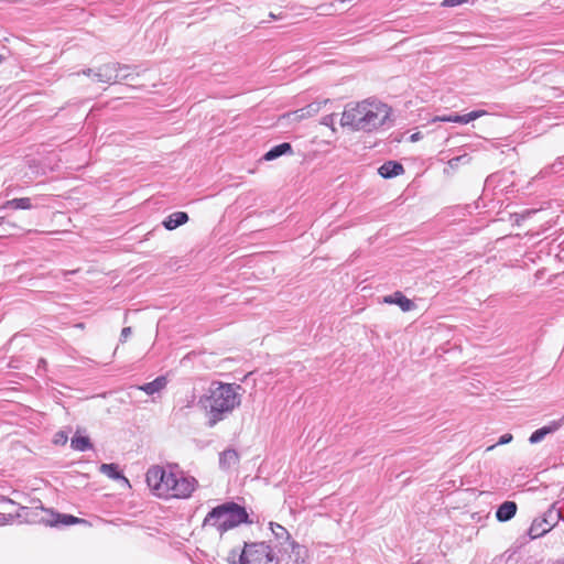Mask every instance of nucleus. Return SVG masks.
<instances>
[{
	"mask_svg": "<svg viewBox=\"0 0 564 564\" xmlns=\"http://www.w3.org/2000/svg\"><path fill=\"white\" fill-rule=\"evenodd\" d=\"M392 108L377 99L348 102L341 113L340 126L351 131L373 132L380 128H390Z\"/></svg>",
	"mask_w": 564,
	"mask_h": 564,
	"instance_id": "1",
	"label": "nucleus"
},
{
	"mask_svg": "<svg viewBox=\"0 0 564 564\" xmlns=\"http://www.w3.org/2000/svg\"><path fill=\"white\" fill-rule=\"evenodd\" d=\"M151 491L160 498H188L197 486L194 477H185L162 466H152L145 475Z\"/></svg>",
	"mask_w": 564,
	"mask_h": 564,
	"instance_id": "2",
	"label": "nucleus"
},
{
	"mask_svg": "<svg viewBox=\"0 0 564 564\" xmlns=\"http://www.w3.org/2000/svg\"><path fill=\"white\" fill-rule=\"evenodd\" d=\"M239 390L241 387L235 383L213 382L210 384L208 394L200 399L208 414V426L213 427L240 405Z\"/></svg>",
	"mask_w": 564,
	"mask_h": 564,
	"instance_id": "3",
	"label": "nucleus"
},
{
	"mask_svg": "<svg viewBox=\"0 0 564 564\" xmlns=\"http://www.w3.org/2000/svg\"><path fill=\"white\" fill-rule=\"evenodd\" d=\"M249 514L245 507L227 501L213 508L205 517L203 527L215 528L220 535L242 524L250 523Z\"/></svg>",
	"mask_w": 564,
	"mask_h": 564,
	"instance_id": "4",
	"label": "nucleus"
},
{
	"mask_svg": "<svg viewBox=\"0 0 564 564\" xmlns=\"http://www.w3.org/2000/svg\"><path fill=\"white\" fill-rule=\"evenodd\" d=\"M131 66L120 63H108L97 68H87L82 73L88 77H93L96 82L105 84H113L120 80L129 79V75H121L122 70H130Z\"/></svg>",
	"mask_w": 564,
	"mask_h": 564,
	"instance_id": "5",
	"label": "nucleus"
},
{
	"mask_svg": "<svg viewBox=\"0 0 564 564\" xmlns=\"http://www.w3.org/2000/svg\"><path fill=\"white\" fill-rule=\"evenodd\" d=\"M239 561L240 564H271L274 554L264 542L245 543Z\"/></svg>",
	"mask_w": 564,
	"mask_h": 564,
	"instance_id": "6",
	"label": "nucleus"
},
{
	"mask_svg": "<svg viewBox=\"0 0 564 564\" xmlns=\"http://www.w3.org/2000/svg\"><path fill=\"white\" fill-rule=\"evenodd\" d=\"M556 505V502L552 503L541 518L533 520L529 529V534L532 539L547 533L563 519L562 509L557 508Z\"/></svg>",
	"mask_w": 564,
	"mask_h": 564,
	"instance_id": "7",
	"label": "nucleus"
},
{
	"mask_svg": "<svg viewBox=\"0 0 564 564\" xmlns=\"http://www.w3.org/2000/svg\"><path fill=\"white\" fill-rule=\"evenodd\" d=\"M41 510L44 513V516L41 517L40 521L51 527H55L58 524L70 525L84 522L83 519H79L72 514H62L58 512H54L53 510L50 509H44L43 507H41Z\"/></svg>",
	"mask_w": 564,
	"mask_h": 564,
	"instance_id": "8",
	"label": "nucleus"
},
{
	"mask_svg": "<svg viewBox=\"0 0 564 564\" xmlns=\"http://www.w3.org/2000/svg\"><path fill=\"white\" fill-rule=\"evenodd\" d=\"M486 113L487 112L485 110H474L466 115H449V116L437 117V120L444 121V122H455V123L466 124L473 120H476V119L485 116Z\"/></svg>",
	"mask_w": 564,
	"mask_h": 564,
	"instance_id": "9",
	"label": "nucleus"
},
{
	"mask_svg": "<svg viewBox=\"0 0 564 564\" xmlns=\"http://www.w3.org/2000/svg\"><path fill=\"white\" fill-rule=\"evenodd\" d=\"M564 422V416L558 421H552L549 425H545L541 429L534 431L529 437V442L531 444L540 443L546 435L556 432Z\"/></svg>",
	"mask_w": 564,
	"mask_h": 564,
	"instance_id": "10",
	"label": "nucleus"
},
{
	"mask_svg": "<svg viewBox=\"0 0 564 564\" xmlns=\"http://www.w3.org/2000/svg\"><path fill=\"white\" fill-rule=\"evenodd\" d=\"M383 302L388 304H395L403 312H410L415 307V304L400 291H397L391 295L384 296Z\"/></svg>",
	"mask_w": 564,
	"mask_h": 564,
	"instance_id": "11",
	"label": "nucleus"
},
{
	"mask_svg": "<svg viewBox=\"0 0 564 564\" xmlns=\"http://www.w3.org/2000/svg\"><path fill=\"white\" fill-rule=\"evenodd\" d=\"M517 510L518 506L514 501H505L498 507L496 518L499 522H507L516 516Z\"/></svg>",
	"mask_w": 564,
	"mask_h": 564,
	"instance_id": "12",
	"label": "nucleus"
},
{
	"mask_svg": "<svg viewBox=\"0 0 564 564\" xmlns=\"http://www.w3.org/2000/svg\"><path fill=\"white\" fill-rule=\"evenodd\" d=\"M404 172V167L397 161H387L379 169L378 173L383 178H392Z\"/></svg>",
	"mask_w": 564,
	"mask_h": 564,
	"instance_id": "13",
	"label": "nucleus"
},
{
	"mask_svg": "<svg viewBox=\"0 0 564 564\" xmlns=\"http://www.w3.org/2000/svg\"><path fill=\"white\" fill-rule=\"evenodd\" d=\"M188 219H189L188 215L185 212H175V213H172L171 215H169L163 220L162 224H163L165 229L174 230L177 227L186 224L188 221Z\"/></svg>",
	"mask_w": 564,
	"mask_h": 564,
	"instance_id": "14",
	"label": "nucleus"
},
{
	"mask_svg": "<svg viewBox=\"0 0 564 564\" xmlns=\"http://www.w3.org/2000/svg\"><path fill=\"white\" fill-rule=\"evenodd\" d=\"M270 529L281 546H284L285 544H289L292 547L295 546V542L291 541V535L284 527L271 522Z\"/></svg>",
	"mask_w": 564,
	"mask_h": 564,
	"instance_id": "15",
	"label": "nucleus"
},
{
	"mask_svg": "<svg viewBox=\"0 0 564 564\" xmlns=\"http://www.w3.org/2000/svg\"><path fill=\"white\" fill-rule=\"evenodd\" d=\"M293 149L292 145L289 142H283L278 145H274L264 155L263 160L265 161H273L284 154H292Z\"/></svg>",
	"mask_w": 564,
	"mask_h": 564,
	"instance_id": "16",
	"label": "nucleus"
},
{
	"mask_svg": "<svg viewBox=\"0 0 564 564\" xmlns=\"http://www.w3.org/2000/svg\"><path fill=\"white\" fill-rule=\"evenodd\" d=\"M238 462H239V455L232 448H228V449L221 452L219 455V465L224 469H228V468L237 465Z\"/></svg>",
	"mask_w": 564,
	"mask_h": 564,
	"instance_id": "17",
	"label": "nucleus"
},
{
	"mask_svg": "<svg viewBox=\"0 0 564 564\" xmlns=\"http://www.w3.org/2000/svg\"><path fill=\"white\" fill-rule=\"evenodd\" d=\"M70 447L74 451L86 452L93 449L94 446L88 436L82 435L77 432L70 440Z\"/></svg>",
	"mask_w": 564,
	"mask_h": 564,
	"instance_id": "18",
	"label": "nucleus"
},
{
	"mask_svg": "<svg viewBox=\"0 0 564 564\" xmlns=\"http://www.w3.org/2000/svg\"><path fill=\"white\" fill-rule=\"evenodd\" d=\"M166 384V380L164 377H158L151 382H148L143 386H141L139 389L144 391L148 394H154L159 391H161Z\"/></svg>",
	"mask_w": 564,
	"mask_h": 564,
	"instance_id": "19",
	"label": "nucleus"
},
{
	"mask_svg": "<svg viewBox=\"0 0 564 564\" xmlns=\"http://www.w3.org/2000/svg\"><path fill=\"white\" fill-rule=\"evenodd\" d=\"M564 171V156L557 158L554 163H552L550 166L544 167L540 171L539 176L545 177L551 174H560Z\"/></svg>",
	"mask_w": 564,
	"mask_h": 564,
	"instance_id": "20",
	"label": "nucleus"
},
{
	"mask_svg": "<svg viewBox=\"0 0 564 564\" xmlns=\"http://www.w3.org/2000/svg\"><path fill=\"white\" fill-rule=\"evenodd\" d=\"M99 470L111 479H123L128 481V479L120 473L116 464H101Z\"/></svg>",
	"mask_w": 564,
	"mask_h": 564,
	"instance_id": "21",
	"label": "nucleus"
},
{
	"mask_svg": "<svg viewBox=\"0 0 564 564\" xmlns=\"http://www.w3.org/2000/svg\"><path fill=\"white\" fill-rule=\"evenodd\" d=\"M7 206L14 209H31L32 203L29 197L13 198L7 202Z\"/></svg>",
	"mask_w": 564,
	"mask_h": 564,
	"instance_id": "22",
	"label": "nucleus"
},
{
	"mask_svg": "<svg viewBox=\"0 0 564 564\" xmlns=\"http://www.w3.org/2000/svg\"><path fill=\"white\" fill-rule=\"evenodd\" d=\"M513 440V436L512 434L510 433H506L503 435L500 436V438L498 440V442L491 446H489L487 448V451H491L492 448H495L497 445H505V444H508L510 443L511 441Z\"/></svg>",
	"mask_w": 564,
	"mask_h": 564,
	"instance_id": "23",
	"label": "nucleus"
},
{
	"mask_svg": "<svg viewBox=\"0 0 564 564\" xmlns=\"http://www.w3.org/2000/svg\"><path fill=\"white\" fill-rule=\"evenodd\" d=\"M334 121H335V115H328V116H324L322 118L321 123L324 126H327V127H333ZM332 129L335 130L334 128H332Z\"/></svg>",
	"mask_w": 564,
	"mask_h": 564,
	"instance_id": "24",
	"label": "nucleus"
},
{
	"mask_svg": "<svg viewBox=\"0 0 564 564\" xmlns=\"http://www.w3.org/2000/svg\"><path fill=\"white\" fill-rule=\"evenodd\" d=\"M131 334H132V328L131 327H129V326L128 327H123L122 330H121V334H120V343H126Z\"/></svg>",
	"mask_w": 564,
	"mask_h": 564,
	"instance_id": "25",
	"label": "nucleus"
},
{
	"mask_svg": "<svg viewBox=\"0 0 564 564\" xmlns=\"http://www.w3.org/2000/svg\"><path fill=\"white\" fill-rule=\"evenodd\" d=\"M67 440H68V437L64 432H58L55 435L54 443L64 445V444H66Z\"/></svg>",
	"mask_w": 564,
	"mask_h": 564,
	"instance_id": "26",
	"label": "nucleus"
},
{
	"mask_svg": "<svg viewBox=\"0 0 564 564\" xmlns=\"http://www.w3.org/2000/svg\"><path fill=\"white\" fill-rule=\"evenodd\" d=\"M466 2H468V0H444L442 2V6L443 7H456V6L466 3Z\"/></svg>",
	"mask_w": 564,
	"mask_h": 564,
	"instance_id": "27",
	"label": "nucleus"
},
{
	"mask_svg": "<svg viewBox=\"0 0 564 564\" xmlns=\"http://www.w3.org/2000/svg\"><path fill=\"white\" fill-rule=\"evenodd\" d=\"M464 158H465V156H456V158L451 159V160L448 161L449 166H451V167H456V166L458 165L459 161H460L462 159H464Z\"/></svg>",
	"mask_w": 564,
	"mask_h": 564,
	"instance_id": "28",
	"label": "nucleus"
},
{
	"mask_svg": "<svg viewBox=\"0 0 564 564\" xmlns=\"http://www.w3.org/2000/svg\"><path fill=\"white\" fill-rule=\"evenodd\" d=\"M269 17H270L271 19H283L282 13H280V14H278V15H276V14H274L273 12H271V13L269 14Z\"/></svg>",
	"mask_w": 564,
	"mask_h": 564,
	"instance_id": "29",
	"label": "nucleus"
},
{
	"mask_svg": "<svg viewBox=\"0 0 564 564\" xmlns=\"http://www.w3.org/2000/svg\"><path fill=\"white\" fill-rule=\"evenodd\" d=\"M311 109L316 111L317 109L316 108H313V105H308V107L306 108V113H311ZM302 112L305 111V109H301Z\"/></svg>",
	"mask_w": 564,
	"mask_h": 564,
	"instance_id": "30",
	"label": "nucleus"
},
{
	"mask_svg": "<svg viewBox=\"0 0 564 564\" xmlns=\"http://www.w3.org/2000/svg\"><path fill=\"white\" fill-rule=\"evenodd\" d=\"M411 140H412V141H416V140H419V133H414V134H412V135H411Z\"/></svg>",
	"mask_w": 564,
	"mask_h": 564,
	"instance_id": "31",
	"label": "nucleus"
},
{
	"mask_svg": "<svg viewBox=\"0 0 564 564\" xmlns=\"http://www.w3.org/2000/svg\"><path fill=\"white\" fill-rule=\"evenodd\" d=\"M121 75H129V78L132 77V74L129 70H122Z\"/></svg>",
	"mask_w": 564,
	"mask_h": 564,
	"instance_id": "32",
	"label": "nucleus"
},
{
	"mask_svg": "<svg viewBox=\"0 0 564 564\" xmlns=\"http://www.w3.org/2000/svg\"><path fill=\"white\" fill-rule=\"evenodd\" d=\"M413 564H421L420 562L413 563Z\"/></svg>",
	"mask_w": 564,
	"mask_h": 564,
	"instance_id": "33",
	"label": "nucleus"
},
{
	"mask_svg": "<svg viewBox=\"0 0 564 564\" xmlns=\"http://www.w3.org/2000/svg\"><path fill=\"white\" fill-rule=\"evenodd\" d=\"M2 61V56H0V62Z\"/></svg>",
	"mask_w": 564,
	"mask_h": 564,
	"instance_id": "34",
	"label": "nucleus"
}]
</instances>
